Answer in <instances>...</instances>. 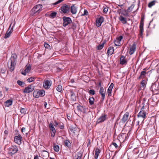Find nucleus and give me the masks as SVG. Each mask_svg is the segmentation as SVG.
I'll return each instance as SVG.
<instances>
[{
	"label": "nucleus",
	"mask_w": 159,
	"mask_h": 159,
	"mask_svg": "<svg viewBox=\"0 0 159 159\" xmlns=\"http://www.w3.org/2000/svg\"><path fill=\"white\" fill-rule=\"evenodd\" d=\"M17 56L16 54H13L12 55L10 59L8 62V66L10 71H13L16 66Z\"/></svg>",
	"instance_id": "obj_1"
},
{
	"label": "nucleus",
	"mask_w": 159,
	"mask_h": 159,
	"mask_svg": "<svg viewBox=\"0 0 159 159\" xmlns=\"http://www.w3.org/2000/svg\"><path fill=\"white\" fill-rule=\"evenodd\" d=\"M146 117L145 112L143 110H141L138 115V117L139 120L137 121L138 124L139 125V123L142 121L143 122L144 120Z\"/></svg>",
	"instance_id": "obj_2"
},
{
	"label": "nucleus",
	"mask_w": 159,
	"mask_h": 159,
	"mask_svg": "<svg viewBox=\"0 0 159 159\" xmlns=\"http://www.w3.org/2000/svg\"><path fill=\"white\" fill-rule=\"evenodd\" d=\"M70 7L66 4H64L59 10L60 13L61 14L67 13L69 12Z\"/></svg>",
	"instance_id": "obj_3"
},
{
	"label": "nucleus",
	"mask_w": 159,
	"mask_h": 159,
	"mask_svg": "<svg viewBox=\"0 0 159 159\" xmlns=\"http://www.w3.org/2000/svg\"><path fill=\"white\" fill-rule=\"evenodd\" d=\"M43 6L41 4H38L35 6L32 9V11L34 14H38L42 10Z\"/></svg>",
	"instance_id": "obj_4"
},
{
	"label": "nucleus",
	"mask_w": 159,
	"mask_h": 159,
	"mask_svg": "<svg viewBox=\"0 0 159 159\" xmlns=\"http://www.w3.org/2000/svg\"><path fill=\"white\" fill-rule=\"evenodd\" d=\"M18 151V148L16 145L11 146L8 148V153L11 155L16 153Z\"/></svg>",
	"instance_id": "obj_5"
},
{
	"label": "nucleus",
	"mask_w": 159,
	"mask_h": 159,
	"mask_svg": "<svg viewBox=\"0 0 159 159\" xmlns=\"http://www.w3.org/2000/svg\"><path fill=\"white\" fill-rule=\"evenodd\" d=\"M34 89V86L33 85H30L25 88L23 92L24 93H29L32 92Z\"/></svg>",
	"instance_id": "obj_6"
},
{
	"label": "nucleus",
	"mask_w": 159,
	"mask_h": 159,
	"mask_svg": "<svg viewBox=\"0 0 159 159\" xmlns=\"http://www.w3.org/2000/svg\"><path fill=\"white\" fill-rule=\"evenodd\" d=\"M62 19L63 20V25L64 27L66 26L68 24L72 23V20L70 17L64 16L63 17Z\"/></svg>",
	"instance_id": "obj_7"
},
{
	"label": "nucleus",
	"mask_w": 159,
	"mask_h": 159,
	"mask_svg": "<svg viewBox=\"0 0 159 159\" xmlns=\"http://www.w3.org/2000/svg\"><path fill=\"white\" fill-rule=\"evenodd\" d=\"M49 127L51 131V136L53 137H54L56 133V130L53 124L50 123L49 124Z\"/></svg>",
	"instance_id": "obj_8"
},
{
	"label": "nucleus",
	"mask_w": 159,
	"mask_h": 159,
	"mask_svg": "<svg viewBox=\"0 0 159 159\" xmlns=\"http://www.w3.org/2000/svg\"><path fill=\"white\" fill-rule=\"evenodd\" d=\"M22 138L20 134H19L18 136H16L14 138V142L18 145H20L21 143Z\"/></svg>",
	"instance_id": "obj_9"
},
{
	"label": "nucleus",
	"mask_w": 159,
	"mask_h": 159,
	"mask_svg": "<svg viewBox=\"0 0 159 159\" xmlns=\"http://www.w3.org/2000/svg\"><path fill=\"white\" fill-rule=\"evenodd\" d=\"M52 84L51 80H46L44 82L43 87L46 89H48L50 88Z\"/></svg>",
	"instance_id": "obj_10"
},
{
	"label": "nucleus",
	"mask_w": 159,
	"mask_h": 159,
	"mask_svg": "<svg viewBox=\"0 0 159 159\" xmlns=\"http://www.w3.org/2000/svg\"><path fill=\"white\" fill-rule=\"evenodd\" d=\"M123 39L122 36H120L117 37L116 39L114 41V43L115 46H119L120 45V41Z\"/></svg>",
	"instance_id": "obj_11"
},
{
	"label": "nucleus",
	"mask_w": 159,
	"mask_h": 159,
	"mask_svg": "<svg viewBox=\"0 0 159 159\" xmlns=\"http://www.w3.org/2000/svg\"><path fill=\"white\" fill-rule=\"evenodd\" d=\"M158 85H157L156 83H154L151 85V90L152 92H157L158 90Z\"/></svg>",
	"instance_id": "obj_12"
},
{
	"label": "nucleus",
	"mask_w": 159,
	"mask_h": 159,
	"mask_svg": "<svg viewBox=\"0 0 159 159\" xmlns=\"http://www.w3.org/2000/svg\"><path fill=\"white\" fill-rule=\"evenodd\" d=\"M129 116V113L128 112H126L123 115L121 120L123 123L126 122L128 119Z\"/></svg>",
	"instance_id": "obj_13"
},
{
	"label": "nucleus",
	"mask_w": 159,
	"mask_h": 159,
	"mask_svg": "<svg viewBox=\"0 0 159 159\" xmlns=\"http://www.w3.org/2000/svg\"><path fill=\"white\" fill-rule=\"evenodd\" d=\"M99 93L101 95L102 98L101 100L103 101L105 98V91L103 88L102 87H101L100 89Z\"/></svg>",
	"instance_id": "obj_14"
},
{
	"label": "nucleus",
	"mask_w": 159,
	"mask_h": 159,
	"mask_svg": "<svg viewBox=\"0 0 159 159\" xmlns=\"http://www.w3.org/2000/svg\"><path fill=\"white\" fill-rule=\"evenodd\" d=\"M31 66L30 64L28 65H26L25 67V69L24 70V72H22V74L25 75H26V73L29 72L31 69Z\"/></svg>",
	"instance_id": "obj_15"
},
{
	"label": "nucleus",
	"mask_w": 159,
	"mask_h": 159,
	"mask_svg": "<svg viewBox=\"0 0 159 159\" xmlns=\"http://www.w3.org/2000/svg\"><path fill=\"white\" fill-rule=\"evenodd\" d=\"M107 115L105 114H102L101 116L97 120V122L98 123L102 122L106 120Z\"/></svg>",
	"instance_id": "obj_16"
},
{
	"label": "nucleus",
	"mask_w": 159,
	"mask_h": 159,
	"mask_svg": "<svg viewBox=\"0 0 159 159\" xmlns=\"http://www.w3.org/2000/svg\"><path fill=\"white\" fill-rule=\"evenodd\" d=\"M48 152L44 150L41 151V156L43 158L47 159L48 157Z\"/></svg>",
	"instance_id": "obj_17"
},
{
	"label": "nucleus",
	"mask_w": 159,
	"mask_h": 159,
	"mask_svg": "<svg viewBox=\"0 0 159 159\" xmlns=\"http://www.w3.org/2000/svg\"><path fill=\"white\" fill-rule=\"evenodd\" d=\"M11 24H10V25L9 26V28H8V30H7L6 33L5 34V36L4 37V38L5 39L8 38L10 36V34H11L12 32L11 30H12L13 27V26L12 27L11 30H10V27H11Z\"/></svg>",
	"instance_id": "obj_18"
},
{
	"label": "nucleus",
	"mask_w": 159,
	"mask_h": 159,
	"mask_svg": "<svg viewBox=\"0 0 159 159\" xmlns=\"http://www.w3.org/2000/svg\"><path fill=\"white\" fill-rule=\"evenodd\" d=\"M104 21V19L103 17H100L96 20V25L98 27L100 26L102 23Z\"/></svg>",
	"instance_id": "obj_19"
},
{
	"label": "nucleus",
	"mask_w": 159,
	"mask_h": 159,
	"mask_svg": "<svg viewBox=\"0 0 159 159\" xmlns=\"http://www.w3.org/2000/svg\"><path fill=\"white\" fill-rule=\"evenodd\" d=\"M127 135L126 134L121 133L120 134L118 137L119 140L124 141L126 139Z\"/></svg>",
	"instance_id": "obj_20"
},
{
	"label": "nucleus",
	"mask_w": 159,
	"mask_h": 159,
	"mask_svg": "<svg viewBox=\"0 0 159 159\" xmlns=\"http://www.w3.org/2000/svg\"><path fill=\"white\" fill-rule=\"evenodd\" d=\"M114 48L112 47H109L108 49L107 55L108 56L111 55L114 52Z\"/></svg>",
	"instance_id": "obj_21"
},
{
	"label": "nucleus",
	"mask_w": 159,
	"mask_h": 159,
	"mask_svg": "<svg viewBox=\"0 0 159 159\" xmlns=\"http://www.w3.org/2000/svg\"><path fill=\"white\" fill-rule=\"evenodd\" d=\"M146 68H144L143 70V71H142L140 73V75L139 77V79H142L144 78L147 73H148L149 71L148 72H146L145 71Z\"/></svg>",
	"instance_id": "obj_22"
},
{
	"label": "nucleus",
	"mask_w": 159,
	"mask_h": 159,
	"mask_svg": "<svg viewBox=\"0 0 159 159\" xmlns=\"http://www.w3.org/2000/svg\"><path fill=\"white\" fill-rule=\"evenodd\" d=\"M136 48V45L134 43L130 48L129 54L131 55L133 54L135 51Z\"/></svg>",
	"instance_id": "obj_23"
},
{
	"label": "nucleus",
	"mask_w": 159,
	"mask_h": 159,
	"mask_svg": "<svg viewBox=\"0 0 159 159\" xmlns=\"http://www.w3.org/2000/svg\"><path fill=\"white\" fill-rule=\"evenodd\" d=\"M12 103L13 101L12 99L8 100L4 102V105L5 107H9L12 105Z\"/></svg>",
	"instance_id": "obj_24"
},
{
	"label": "nucleus",
	"mask_w": 159,
	"mask_h": 159,
	"mask_svg": "<svg viewBox=\"0 0 159 159\" xmlns=\"http://www.w3.org/2000/svg\"><path fill=\"white\" fill-rule=\"evenodd\" d=\"M120 64L122 65H124L126 64L127 61L125 60V56H122L120 58Z\"/></svg>",
	"instance_id": "obj_25"
},
{
	"label": "nucleus",
	"mask_w": 159,
	"mask_h": 159,
	"mask_svg": "<svg viewBox=\"0 0 159 159\" xmlns=\"http://www.w3.org/2000/svg\"><path fill=\"white\" fill-rule=\"evenodd\" d=\"M64 143L65 147L68 148L71 147V144L70 142L68 140L66 139L64 141Z\"/></svg>",
	"instance_id": "obj_26"
},
{
	"label": "nucleus",
	"mask_w": 159,
	"mask_h": 159,
	"mask_svg": "<svg viewBox=\"0 0 159 159\" xmlns=\"http://www.w3.org/2000/svg\"><path fill=\"white\" fill-rule=\"evenodd\" d=\"M70 11L73 14H75L77 12V8L74 5H72L71 7Z\"/></svg>",
	"instance_id": "obj_27"
},
{
	"label": "nucleus",
	"mask_w": 159,
	"mask_h": 159,
	"mask_svg": "<svg viewBox=\"0 0 159 159\" xmlns=\"http://www.w3.org/2000/svg\"><path fill=\"white\" fill-rule=\"evenodd\" d=\"M143 23L142 22L140 23L139 28H140V35H142L143 31Z\"/></svg>",
	"instance_id": "obj_28"
},
{
	"label": "nucleus",
	"mask_w": 159,
	"mask_h": 159,
	"mask_svg": "<svg viewBox=\"0 0 159 159\" xmlns=\"http://www.w3.org/2000/svg\"><path fill=\"white\" fill-rule=\"evenodd\" d=\"M119 20L123 24H125L127 23V20L126 19L123 17L122 16H120L119 18Z\"/></svg>",
	"instance_id": "obj_29"
},
{
	"label": "nucleus",
	"mask_w": 159,
	"mask_h": 159,
	"mask_svg": "<svg viewBox=\"0 0 159 159\" xmlns=\"http://www.w3.org/2000/svg\"><path fill=\"white\" fill-rule=\"evenodd\" d=\"M101 150L98 148H97L95 151V154L94 157L95 159H97L98 158V155L100 153Z\"/></svg>",
	"instance_id": "obj_30"
},
{
	"label": "nucleus",
	"mask_w": 159,
	"mask_h": 159,
	"mask_svg": "<svg viewBox=\"0 0 159 159\" xmlns=\"http://www.w3.org/2000/svg\"><path fill=\"white\" fill-rule=\"evenodd\" d=\"M70 95L73 101H75L76 100V97L74 93L72 90L70 91Z\"/></svg>",
	"instance_id": "obj_31"
},
{
	"label": "nucleus",
	"mask_w": 159,
	"mask_h": 159,
	"mask_svg": "<svg viewBox=\"0 0 159 159\" xmlns=\"http://www.w3.org/2000/svg\"><path fill=\"white\" fill-rule=\"evenodd\" d=\"M53 149L55 152H58L59 150V146L58 145H56L55 143H54L53 144Z\"/></svg>",
	"instance_id": "obj_32"
},
{
	"label": "nucleus",
	"mask_w": 159,
	"mask_h": 159,
	"mask_svg": "<svg viewBox=\"0 0 159 159\" xmlns=\"http://www.w3.org/2000/svg\"><path fill=\"white\" fill-rule=\"evenodd\" d=\"M40 96L43 97L45 95V91L43 90H39L38 91Z\"/></svg>",
	"instance_id": "obj_33"
},
{
	"label": "nucleus",
	"mask_w": 159,
	"mask_h": 159,
	"mask_svg": "<svg viewBox=\"0 0 159 159\" xmlns=\"http://www.w3.org/2000/svg\"><path fill=\"white\" fill-rule=\"evenodd\" d=\"M33 96L36 98H38L40 96L39 95V92L37 91H34L33 93Z\"/></svg>",
	"instance_id": "obj_34"
},
{
	"label": "nucleus",
	"mask_w": 159,
	"mask_h": 159,
	"mask_svg": "<svg viewBox=\"0 0 159 159\" xmlns=\"http://www.w3.org/2000/svg\"><path fill=\"white\" fill-rule=\"evenodd\" d=\"M17 84L20 86L21 87H24L25 86V82L18 80L17 81Z\"/></svg>",
	"instance_id": "obj_35"
},
{
	"label": "nucleus",
	"mask_w": 159,
	"mask_h": 159,
	"mask_svg": "<svg viewBox=\"0 0 159 159\" xmlns=\"http://www.w3.org/2000/svg\"><path fill=\"white\" fill-rule=\"evenodd\" d=\"M89 101L91 105L94 104V98L93 97H90L89 98Z\"/></svg>",
	"instance_id": "obj_36"
},
{
	"label": "nucleus",
	"mask_w": 159,
	"mask_h": 159,
	"mask_svg": "<svg viewBox=\"0 0 159 159\" xmlns=\"http://www.w3.org/2000/svg\"><path fill=\"white\" fill-rule=\"evenodd\" d=\"M57 90L59 92H61L62 89V87L61 85H58L56 88Z\"/></svg>",
	"instance_id": "obj_37"
},
{
	"label": "nucleus",
	"mask_w": 159,
	"mask_h": 159,
	"mask_svg": "<svg viewBox=\"0 0 159 159\" xmlns=\"http://www.w3.org/2000/svg\"><path fill=\"white\" fill-rule=\"evenodd\" d=\"M134 5H132L130 6L129 7L128 9L126 10L127 12H130L132 10V9L134 7Z\"/></svg>",
	"instance_id": "obj_38"
},
{
	"label": "nucleus",
	"mask_w": 159,
	"mask_h": 159,
	"mask_svg": "<svg viewBox=\"0 0 159 159\" xmlns=\"http://www.w3.org/2000/svg\"><path fill=\"white\" fill-rule=\"evenodd\" d=\"M57 13L56 12H53L50 15V17L51 18H54L56 16Z\"/></svg>",
	"instance_id": "obj_39"
},
{
	"label": "nucleus",
	"mask_w": 159,
	"mask_h": 159,
	"mask_svg": "<svg viewBox=\"0 0 159 159\" xmlns=\"http://www.w3.org/2000/svg\"><path fill=\"white\" fill-rule=\"evenodd\" d=\"M27 110L26 109L24 108H21L20 109V111L21 114H25L26 113Z\"/></svg>",
	"instance_id": "obj_40"
},
{
	"label": "nucleus",
	"mask_w": 159,
	"mask_h": 159,
	"mask_svg": "<svg viewBox=\"0 0 159 159\" xmlns=\"http://www.w3.org/2000/svg\"><path fill=\"white\" fill-rule=\"evenodd\" d=\"M104 46V43H103L99 45L97 47V48L98 50H101L103 48Z\"/></svg>",
	"instance_id": "obj_41"
},
{
	"label": "nucleus",
	"mask_w": 159,
	"mask_h": 159,
	"mask_svg": "<svg viewBox=\"0 0 159 159\" xmlns=\"http://www.w3.org/2000/svg\"><path fill=\"white\" fill-rule=\"evenodd\" d=\"M77 157L76 159H81L82 154L80 152H78L77 154Z\"/></svg>",
	"instance_id": "obj_42"
},
{
	"label": "nucleus",
	"mask_w": 159,
	"mask_h": 159,
	"mask_svg": "<svg viewBox=\"0 0 159 159\" xmlns=\"http://www.w3.org/2000/svg\"><path fill=\"white\" fill-rule=\"evenodd\" d=\"M155 1H153L150 2L148 4V7H151L152 6L155 5Z\"/></svg>",
	"instance_id": "obj_43"
},
{
	"label": "nucleus",
	"mask_w": 159,
	"mask_h": 159,
	"mask_svg": "<svg viewBox=\"0 0 159 159\" xmlns=\"http://www.w3.org/2000/svg\"><path fill=\"white\" fill-rule=\"evenodd\" d=\"M145 83H146V81L144 80H143L141 81V87H144L146 85Z\"/></svg>",
	"instance_id": "obj_44"
},
{
	"label": "nucleus",
	"mask_w": 159,
	"mask_h": 159,
	"mask_svg": "<svg viewBox=\"0 0 159 159\" xmlns=\"http://www.w3.org/2000/svg\"><path fill=\"white\" fill-rule=\"evenodd\" d=\"M71 28L73 30H75L76 28V24L74 23H72L71 24Z\"/></svg>",
	"instance_id": "obj_45"
},
{
	"label": "nucleus",
	"mask_w": 159,
	"mask_h": 159,
	"mask_svg": "<svg viewBox=\"0 0 159 159\" xmlns=\"http://www.w3.org/2000/svg\"><path fill=\"white\" fill-rule=\"evenodd\" d=\"M34 78L32 77H30L27 80V81L29 82H31L34 80Z\"/></svg>",
	"instance_id": "obj_46"
},
{
	"label": "nucleus",
	"mask_w": 159,
	"mask_h": 159,
	"mask_svg": "<svg viewBox=\"0 0 159 159\" xmlns=\"http://www.w3.org/2000/svg\"><path fill=\"white\" fill-rule=\"evenodd\" d=\"M114 86V84L113 83H111L109 87L108 90L112 91V89L113 88Z\"/></svg>",
	"instance_id": "obj_47"
},
{
	"label": "nucleus",
	"mask_w": 159,
	"mask_h": 159,
	"mask_svg": "<svg viewBox=\"0 0 159 159\" xmlns=\"http://www.w3.org/2000/svg\"><path fill=\"white\" fill-rule=\"evenodd\" d=\"M143 102L142 103V104L143 105V107H142L141 110H143L144 109V103L145 101H146V100L145 98H143Z\"/></svg>",
	"instance_id": "obj_48"
},
{
	"label": "nucleus",
	"mask_w": 159,
	"mask_h": 159,
	"mask_svg": "<svg viewBox=\"0 0 159 159\" xmlns=\"http://www.w3.org/2000/svg\"><path fill=\"white\" fill-rule=\"evenodd\" d=\"M103 11L104 12L107 13L108 11V7H106V6L103 7Z\"/></svg>",
	"instance_id": "obj_49"
},
{
	"label": "nucleus",
	"mask_w": 159,
	"mask_h": 159,
	"mask_svg": "<svg viewBox=\"0 0 159 159\" xmlns=\"http://www.w3.org/2000/svg\"><path fill=\"white\" fill-rule=\"evenodd\" d=\"M89 93L92 95H94L95 94V91L93 89H90L89 90Z\"/></svg>",
	"instance_id": "obj_50"
},
{
	"label": "nucleus",
	"mask_w": 159,
	"mask_h": 159,
	"mask_svg": "<svg viewBox=\"0 0 159 159\" xmlns=\"http://www.w3.org/2000/svg\"><path fill=\"white\" fill-rule=\"evenodd\" d=\"M70 130L73 132L75 133L76 129V127H71L70 128Z\"/></svg>",
	"instance_id": "obj_51"
},
{
	"label": "nucleus",
	"mask_w": 159,
	"mask_h": 159,
	"mask_svg": "<svg viewBox=\"0 0 159 159\" xmlns=\"http://www.w3.org/2000/svg\"><path fill=\"white\" fill-rule=\"evenodd\" d=\"M64 0H59L58 1H57L56 2L52 4H53V5H57V4H58V3H61V2H62Z\"/></svg>",
	"instance_id": "obj_52"
},
{
	"label": "nucleus",
	"mask_w": 159,
	"mask_h": 159,
	"mask_svg": "<svg viewBox=\"0 0 159 159\" xmlns=\"http://www.w3.org/2000/svg\"><path fill=\"white\" fill-rule=\"evenodd\" d=\"M77 108L78 110L81 111H82L83 109V107L82 106H80L77 107Z\"/></svg>",
	"instance_id": "obj_53"
},
{
	"label": "nucleus",
	"mask_w": 159,
	"mask_h": 159,
	"mask_svg": "<svg viewBox=\"0 0 159 159\" xmlns=\"http://www.w3.org/2000/svg\"><path fill=\"white\" fill-rule=\"evenodd\" d=\"M111 91H112L107 89V93L108 96H111Z\"/></svg>",
	"instance_id": "obj_54"
},
{
	"label": "nucleus",
	"mask_w": 159,
	"mask_h": 159,
	"mask_svg": "<svg viewBox=\"0 0 159 159\" xmlns=\"http://www.w3.org/2000/svg\"><path fill=\"white\" fill-rule=\"evenodd\" d=\"M88 14V12L86 10H85L84 11V14L82 15H87Z\"/></svg>",
	"instance_id": "obj_55"
},
{
	"label": "nucleus",
	"mask_w": 159,
	"mask_h": 159,
	"mask_svg": "<svg viewBox=\"0 0 159 159\" xmlns=\"http://www.w3.org/2000/svg\"><path fill=\"white\" fill-rule=\"evenodd\" d=\"M44 46L45 48H48L50 47L49 45L47 43H45V44H44Z\"/></svg>",
	"instance_id": "obj_56"
},
{
	"label": "nucleus",
	"mask_w": 159,
	"mask_h": 159,
	"mask_svg": "<svg viewBox=\"0 0 159 159\" xmlns=\"http://www.w3.org/2000/svg\"><path fill=\"white\" fill-rule=\"evenodd\" d=\"M112 144L113 146H114L116 148H117L118 147L117 144L116 143L113 142Z\"/></svg>",
	"instance_id": "obj_57"
},
{
	"label": "nucleus",
	"mask_w": 159,
	"mask_h": 159,
	"mask_svg": "<svg viewBox=\"0 0 159 159\" xmlns=\"http://www.w3.org/2000/svg\"><path fill=\"white\" fill-rule=\"evenodd\" d=\"M34 159H39V156L38 155L36 154L34 155Z\"/></svg>",
	"instance_id": "obj_58"
},
{
	"label": "nucleus",
	"mask_w": 159,
	"mask_h": 159,
	"mask_svg": "<svg viewBox=\"0 0 159 159\" xmlns=\"http://www.w3.org/2000/svg\"><path fill=\"white\" fill-rule=\"evenodd\" d=\"M59 127H60V129H64V126L63 124H62V125H59Z\"/></svg>",
	"instance_id": "obj_59"
},
{
	"label": "nucleus",
	"mask_w": 159,
	"mask_h": 159,
	"mask_svg": "<svg viewBox=\"0 0 159 159\" xmlns=\"http://www.w3.org/2000/svg\"><path fill=\"white\" fill-rule=\"evenodd\" d=\"M58 125V123L56 121H54V126L55 127H56L57 125Z\"/></svg>",
	"instance_id": "obj_60"
},
{
	"label": "nucleus",
	"mask_w": 159,
	"mask_h": 159,
	"mask_svg": "<svg viewBox=\"0 0 159 159\" xmlns=\"http://www.w3.org/2000/svg\"><path fill=\"white\" fill-rule=\"evenodd\" d=\"M8 132L7 130H6L4 131V133L5 134H6V136L8 134Z\"/></svg>",
	"instance_id": "obj_61"
},
{
	"label": "nucleus",
	"mask_w": 159,
	"mask_h": 159,
	"mask_svg": "<svg viewBox=\"0 0 159 159\" xmlns=\"http://www.w3.org/2000/svg\"><path fill=\"white\" fill-rule=\"evenodd\" d=\"M124 4V3L123 4H118V6L120 7V8L122 9H123V8H122V7L123 6Z\"/></svg>",
	"instance_id": "obj_62"
},
{
	"label": "nucleus",
	"mask_w": 159,
	"mask_h": 159,
	"mask_svg": "<svg viewBox=\"0 0 159 159\" xmlns=\"http://www.w3.org/2000/svg\"><path fill=\"white\" fill-rule=\"evenodd\" d=\"M25 128L23 127L21 129V131L22 132H24L25 130Z\"/></svg>",
	"instance_id": "obj_63"
},
{
	"label": "nucleus",
	"mask_w": 159,
	"mask_h": 159,
	"mask_svg": "<svg viewBox=\"0 0 159 159\" xmlns=\"http://www.w3.org/2000/svg\"><path fill=\"white\" fill-rule=\"evenodd\" d=\"M8 89H9L8 88L6 87H5V91H7L8 90Z\"/></svg>",
	"instance_id": "obj_64"
}]
</instances>
